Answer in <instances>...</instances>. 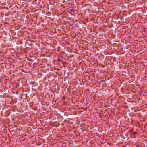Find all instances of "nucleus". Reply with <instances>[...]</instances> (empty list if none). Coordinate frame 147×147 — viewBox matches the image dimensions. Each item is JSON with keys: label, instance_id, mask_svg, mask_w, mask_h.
I'll list each match as a JSON object with an SVG mask.
<instances>
[{"label": "nucleus", "instance_id": "f257e3e1", "mask_svg": "<svg viewBox=\"0 0 147 147\" xmlns=\"http://www.w3.org/2000/svg\"><path fill=\"white\" fill-rule=\"evenodd\" d=\"M70 11H73V12H74V9L73 8H72L71 9H70Z\"/></svg>", "mask_w": 147, "mask_h": 147}, {"label": "nucleus", "instance_id": "f03ea898", "mask_svg": "<svg viewBox=\"0 0 147 147\" xmlns=\"http://www.w3.org/2000/svg\"><path fill=\"white\" fill-rule=\"evenodd\" d=\"M147 94V92H146Z\"/></svg>", "mask_w": 147, "mask_h": 147}]
</instances>
